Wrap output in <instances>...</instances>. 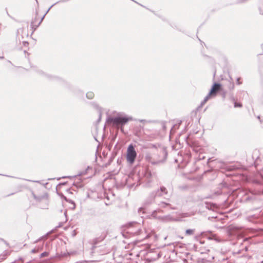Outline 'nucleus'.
<instances>
[{"instance_id": "b1692460", "label": "nucleus", "mask_w": 263, "mask_h": 263, "mask_svg": "<svg viewBox=\"0 0 263 263\" xmlns=\"http://www.w3.org/2000/svg\"><path fill=\"white\" fill-rule=\"evenodd\" d=\"M234 87V84L233 83V84H231V88L233 89Z\"/></svg>"}, {"instance_id": "423d86ee", "label": "nucleus", "mask_w": 263, "mask_h": 263, "mask_svg": "<svg viewBox=\"0 0 263 263\" xmlns=\"http://www.w3.org/2000/svg\"><path fill=\"white\" fill-rule=\"evenodd\" d=\"M237 231V228L233 225H230L226 228V233L228 236H231L234 235Z\"/></svg>"}, {"instance_id": "4468645a", "label": "nucleus", "mask_w": 263, "mask_h": 263, "mask_svg": "<svg viewBox=\"0 0 263 263\" xmlns=\"http://www.w3.org/2000/svg\"><path fill=\"white\" fill-rule=\"evenodd\" d=\"M94 97V94L93 92H88L87 93H86V97L89 99H91L93 98Z\"/></svg>"}, {"instance_id": "9d476101", "label": "nucleus", "mask_w": 263, "mask_h": 263, "mask_svg": "<svg viewBox=\"0 0 263 263\" xmlns=\"http://www.w3.org/2000/svg\"><path fill=\"white\" fill-rule=\"evenodd\" d=\"M158 205L161 208H165L167 206H169L171 209H175V208L172 207L170 203L164 202H161L158 204Z\"/></svg>"}, {"instance_id": "f8f14e48", "label": "nucleus", "mask_w": 263, "mask_h": 263, "mask_svg": "<svg viewBox=\"0 0 263 263\" xmlns=\"http://www.w3.org/2000/svg\"><path fill=\"white\" fill-rule=\"evenodd\" d=\"M195 232V229H187L185 231L186 235H193Z\"/></svg>"}, {"instance_id": "cd10ccee", "label": "nucleus", "mask_w": 263, "mask_h": 263, "mask_svg": "<svg viewBox=\"0 0 263 263\" xmlns=\"http://www.w3.org/2000/svg\"><path fill=\"white\" fill-rule=\"evenodd\" d=\"M232 100L233 101H234V100H235V99H234V97H232Z\"/></svg>"}, {"instance_id": "1a4fd4ad", "label": "nucleus", "mask_w": 263, "mask_h": 263, "mask_svg": "<svg viewBox=\"0 0 263 263\" xmlns=\"http://www.w3.org/2000/svg\"><path fill=\"white\" fill-rule=\"evenodd\" d=\"M144 148H151V149H155L157 151V149H159V145L158 144H152L149 143L146 145L143 146Z\"/></svg>"}, {"instance_id": "a878e982", "label": "nucleus", "mask_w": 263, "mask_h": 263, "mask_svg": "<svg viewBox=\"0 0 263 263\" xmlns=\"http://www.w3.org/2000/svg\"><path fill=\"white\" fill-rule=\"evenodd\" d=\"M260 13L262 14H263V11H262L261 10H260Z\"/></svg>"}, {"instance_id": "412c9836", "label": "nucleus", "mask_w": 263, "mask_h": 263, "mask_svg": "<svg viewBox=\"0 0 263 263\" xmlns=\"http://www.w3.org/2000/svg\"><path fill=\"white\" fill-rule=\"evenodd\" d=\"M205 103L206 102H204V100H203L201 103V105H204Z\"/></svg>"}, {"instance_id": "393cba45", "label": "nucleus", "mask_w": 263, "mask_h": 263, "mask_svg": "<svg viewBox=\"0 0 263 263\" xmlns=\"http://www.w3.org/2000/svg\"><path fill=\"white\" fill-rule=\"evenodd\" d=\"M141 210H142V208H140L139 209V212H140Z\"/></svg>"}, {"instance_id": "0eeeda50", "label": "nucleus", "mask_w": 263, "mask_h": 263, "mask_svg": "<svg viewBox=\"0 0 263 263\" xmlns=\"http://www.w3.org/2000/svg\"><path fill=\"white\" fill-rule=\"evenodd\" d=\"M221 85L219 83H215L212 88H211L210 92V95L212 96H215L217 92L220 89Z\"/></svg>"}, {"instance_id": "a211bd4d", "label": "nucleus", "mask_w": 263, "mask_h": 263, "mask_svg": "<svg viewBox=\"0 0 263 263\" xmlns=\"http://www.w3.org/2000/svg\"><path fill=\"white\" fill-rule=\"evenodd\" d=\"M47 255H48V253H47L46 252H44L41 254V257H43L47 256Z\"/></svg>"}, {"instance_id": "5701e85b", "label": "nucleus", "mask_w": 263, "mask_h": 263, "mask_svg": "<svg viewBox=\"0 0 263 263\" xmlns=\"http://www.w3.org/2000/svg\"><path fill=\"white\" fill-rule=\"evenodd\" d=\"M35 1H36V5H37V8H39V3H38V1L37 0H35Z\"/></svg>"}, {"instance_id": "ddd939ff", "label": "nucleus", "mask_w": 263, "mask_h": 263, "mask_svg": "<svg viewBox=\"0 0 263 263\" xmlns=\"http://www.w3.org/2000/svg\"><path fill=\"white\" fill-rule=\"evenodd\" d=\"M105 236H106V234H104L103 235L101 236L100 238H97L95 240V243H97L98 242L103 240L105 238Z\"/></svg>"}, {"instance_id": "c85d7f7f", "label": "nucleus", "mask_w": 263, "mask_h": 263, "mask_svg": "<svg viewBox=\"0 0 263 263\" xmlns=\"http://www.w3.org/2000/svg\"><path fill=\"white\" fill-rule=\"evenodd\" d=\"M40 240H41V239H38L37 240L35 241V242H37L38 241H39Z\"/></svg>"}, {"instance_id": "6ab92c4d", "label": "nucleus", "mask_w": 263, "mask_h": 263, "mask_svg": "<svg viewBox=\"0 0 263 263\" xmlns=\"http://www.w3.org/2000/svg\"><path fill=\"white\" fill-rule=\"evenodd\" d=\"M159 257V254H157V257L153 258H152V259L156 260V259L158 258Z\"/></svg>"}, {"instance_id": "bb28decb", "label": "nucleus", "mask_w": 263, "mask_h": 263, "mask_svg": "<svg viewBox=\"0 0 263 263\" xmlns=\"http://www.w3.org/2000/svg\"><path fill=\"white\" fill-rule=\"evenodd\" d=\"M71 203L74 205V206H75L74 203L73 201H71ZM73 208H74V207H73Z\"/></svg>"}, {"instance_id": "9b49d317", "label": "nucleus", "mask_w": 263, "mask_h": 263, "mask_svg": "<svg viewBox=\"0 0 263 263\" xmlns=\"http://www.w3.org/2000/svg\"><path fill=\"white\" fill-rule=\"evenodd\" d=\"M161 219L163 221L167 222L173 220V218L170 215H167L162 217Z\"/></svg>"}, {"instance_id": "7c9ffc66", "label": "nucleus", "mask_w": 263, "mask_h": 263, "mask_svg": "<svg viewBox=\"0 0 263 263\" xmlns=\"http://www.w3.org/2000/svg\"><path fill=\"white\" fill-rule=\"evenodd\" d=\"M156 211H155L153 213V215H154V213L156 212Z\"/></svg>"}, {"instance_id": "7ed1b4c3", "label": "nucleus", "mask_w": 263, "mask_h": 263, "mask_svg": "<svg viewBox=\"0 0 263 263\" xmlns=\"http://www.w3.org/2000/svg\"><path fill=\"white\" fill-rule=\"evenodd\" d=\"M137 157V153L135 149L134 146L133 144H130L127 147L126 153V160L127 161L130 163L133 164L135 160Z\"/></svg>"}, {"instance_id": "f3484780", "label": "nucleus", "mask_w": 263, "mask_h": 263, "mask_svg": "<svg viewBox=\"0 0 263 263\" xmlns=\"http://www.w3.org/2000/svg\"><path fill=\"white\" fill-rule=\"evenodd\" d=\"M241 106H242L241 104L238 103L237 102H234V107H240Z\"/></svg>"}, {"instance_id": "aec40b11", "label": "nucleus", "mask_w": 263, "mask_h": 263, "mask_svg": "<svg viewBox=\"0 0 263 263\" xmlns=\"http://www.w3.org/2000/svg\"><path fill=\"white\" fill-rule=\"evenodd\" d=\"M239 80H240V78H237V83L238 84H241V83L239 82Z\"/></svg>"}, {"instance_id": "f03ea898", "label": "nucleus", "mask_w": 263, "mask_h": 263, "mask_svg": "<svg viewBox=\"0 0 263 263\" xmlns=\"http://www.w3.org/2000/svg\"><path fill=\"white\" fill-rule=\"evenodd\" d=\"M131 120H132V118L131 117H128L127 116H118L117 117L114 118H108L107 121L108 123H112L114 125L123 126L126 124L128 121Z\"/></svg>"}, {"instance_id": "2f4dec72", "label": "nucleus", "mask_w": 263, "mask_h": 263, "mask_svg": "<svg viewBox=\"0 0 263 263\" xmlns=\"http://www.w3.org/2000/svg\"><path fill=\"white\" fill-rule=\"evenodd\" d=\"M261 263H263V261Z\"/></svg>"}, {"instance_id": "39448f33", "label": "nucleus", "mask_w": 263, "mask_h": 263, "mask_svg": "<svg viewBox=\"0 0 263 263\" xmlns=\"http://www.w3.org/2000/svg\"><path fill=\"white\" fill-rule=\"evenodd\" d=\"M158 197L157 193L156 191L151 192L148 196L147 197L144 202V204L148 205L153 203L155 202V198Z\"/></svg>"}, {"instance_id": "4be33fe9", "label": "nucleus", "mask_w": 263, "mask_h": 263, "mask_svg": "<svg viewBox=\"0 0 263 263\" xmlns=\"http://www.w3.org/2000/svg\"><path fill=\"white\" fill-rule=\"evenodd\" d=\"M31 252L33 253H36V250L35 249H34L32 250Z\"/></svg>"}, {"instance_id": "20e7f679", "label": "nucleus", "mask_w": 263, "mask_h": 263, "mask_svg": "<svg viewBox=\"0 0 263 263\" xmlns=\"http://www.w3.org/2000/svg\"><path fill=\"white\" fill-rule=\"evenodd\" d=\"M31 194L36 201L39 202V206L41 209H45L47 208L48 200L47 198L43 197H37L32 191H31Z\"/></svg>"}, {"instance_id": "dca6fc26", "label": "nucleus", "mask_w": 263, "mask_h": 263, "mask_svg": "<svg viewBox=\"0 0 263 263\" xmlns=\"http://www.w3.org/2000/svg\"><path fill=\"white\" fill-rule=\"evenodd\" d=\"M212 96V95H210V92L208 93V95L204 98V102H206L210 98V96Z\"/></svg>"}, {"instance_id": "6e6552de", "label": "nucleus", "mask_w": 263, "mask_h": 263, "mask_svg": "<svg viewBox=\"0 0 263 263\" xmlns=\"http://www.w3.org/2000/svg\"><path fill=\"white\" fill-rule=\"evenodd\" d=\"M156 192L157 193L158 197L163 196L167 194V190L164 186H161Z\"/></svg>"}, {"instance_id": "c756f323", "label": "nucleus", "mask_w": 263, "mask_h": 263, "mask_svg": "<svg viewBox=\"0 0 263 263\" xmlns=\"http://www.w3.org/2000/svg\"><path fill=\"white\" fill-rule=\"evenodd\" d=\"M40 72H41L42 74H43V72H42V71H40Z\"/></svg>"}, {"instance_id": "2eb2a0df", "label": "nucleus", "mask_w": 263, "mask_h": 263, "mask_svg": "<svg viewBox=\"0 0 263 263\" xmlns=\"http://www.w3.org/2000/svg\"><path fill=\"white\" fill-rule=\"evenodd\" d=\"M147 137H148L149 140H152L153 139H155L157 137V135L155 134H151L149 135H148Z\"/></svg>"}, {"instance_id": "f257e3e1", "label": "nucleus", "mask_w": 263, "mask_h": 263, "mask_svg": "<svg viewBox=\"0 0 263 263\" xmlns=\"http://www.w3.org/2000/svg\"><path fill=\"white\" fill-rule=\"evenodd\" d=\"M167 154V152L164 149L159 148L157 151L153 152L152 154L149 153H146L145 159L153 165H157L165 161Z\"/></svg>"}]
</instances>
